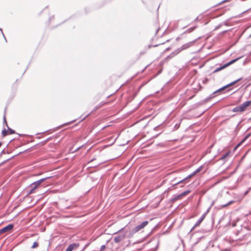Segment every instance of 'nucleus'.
<instances>
[{"mask_svg": "<svg viewBox=\"0 0 251 251\" xmlns=\"http://www.w3.org/2000/svg\"><path fill=\"white\" fill-rule=\"evenodd\" d=\"M251 108V100L246 101L242 104L234 107L232 109L233 112H242L248 109Z\"/></svg>", "mask_w": 251, "mask_h": 251, "instance_id": "1", "label": "nucleus"}, {"mask_svg": "<svg viewBox=\"0 0 251 251\" xmlns=\"http://www.w3.org/2000/svg\"><path fill=\"white\" fill-rule=\"evenodd\" d=\"M203 168V166L201 165L197 169H196L195 171H194L192 174L186 176L185 178H183L182 180H180L176 182L175 184H173V186H176L178 184L180 183H187V180L190 179V178L194 176L195 175H196L198 173L200 172Z\"/></svg>", "mask_w": 251, "mask_h": 251, "instance_id": "2", "label": "nucleus"}, {"mask_svg": "<svg viewBox=\"0 0 251 251\" xmlns=\"http://www.w3.org/2000/svg\"><path fill=\"white\" fill-rule=\"evenodd\" d=\"M203 168V166L201 165L197 169H196L195 171H194L192 174L186 176L185 178H183L182 180H180L176 182L175 184H173V186H176L178 184L180 183H187V180L190 179V178L194 176L195 175H196L198 173L200 172Z\"/></svg>", "mask_w": 251, "mask_h": 251, "instance_id": "3", "label": "nucleus"}, {"mask_svg": "<svg viewBox=\"0 0 251 251\" xmlns=\"http://www.w3.org/2000/svg\"><path fill=\"white\" fill-rule=\"evenodd\" d=\"M46 178H42L37 181H35L32 183L30 185V187L31 189L28 192V195L32 194L34 193L35 190L38 188V187L41 185V184L45 180Z\"/></svg>", "mask_w": 251, "mask_h": 251, "instance_id": "4", "label": "nucleus"}, {"mask_svg": "<svg viewBox=\"0 0 251 251\" xmlns=\"http://www.w3.org/2000/svg\"><path fill=\"white\" fill-rule=\"evenodd\" d=\"M126 237V233L125 232L124 228H122L119 231V235L115 236L114 241L116 243H118L123 240Z\"/></svg>", "mask_w": 251, "mask_h": 251, "instance_id": "5", "label": "nucleus"}, {"mask_svg": "<svg viewBox=\"0 0 251 251\" xmlns=\"http://www.w3.org/2000/svg\"><path fill=\"white\" fill-rule=\"evenodd\" d=\"M242 78H240L238 79H237L236 80H235L223 87H222V88L216 90L215 91H214V93H215L216 94L217 93H219V92H222L224 90H225L227 89H228L226 91H229L230 90H231V88H230V87L232 86H233L234 84H236L237 82H238L239 81H240Z\"/></svg>", "mask_w": 251, "mask_h": 251, "instance_id": "6", "label": "nucleus"}, {"mask_svg": "<svg viewBox=\"0 0 251 251\" xmlns=\"http://www.w3.org/2000/svg\"><path fill=\"white\" fill-rule=\"evenodd\" d=\"M237 60H238V58L232 60L230 61L227 62V63H226L225 64H224L223 65H221L219 67H217L216 68V69L215 70L214 72H218L219 71H220L221 70L226 68V67L229 66L231 64L235 62Z\"/></svg>", "mask_w": 251, "mask_h": 251, "instance_id": "7", "label": "nucleus"}, {"mask_svg": "<svg viewBox=\"0 0 251 251\" xmlns=\"http://www.w3.org/2000/svg\"><path fill=\"white\" fill-rule=\"evenodd\" d=\"M149 223L148 221H145L139 225H137L134 228L135 232H137L143 229Z\"/></svg>", "mask_w": 251, "mask_h": 251, "instance_id": "8", "label": "nucleus"}, {"mask_svg": "<svg viewBox=\"0 0 251 251\" xmlns=\"http://www.w3.org/2000/svg\"><path fill=\"white\" fill-rule=\"evenodd\" d=\"M194 41L189 42L188 43H187L183 45L179 48H178V50L179 51V52H180L181 51H182L183 50H186V49L191 47V46H192L194 45Z\"/></svg>", "mask_w": 251, "mask_h": 251, "instance_id": "9", "label": "nucleus"}, {"mask_svg": "<svg viewBox=\"0 0 251 251\" xmlns=\"http://www.w3.org/2000/svg\"><path fill=\"white\" fill-rule=\"evenodd\" d=\"M13 225L12 224L8 225V226L4 227L0 230V234L4 233L5 232H8L13 228Z\"/></svg>", "mask_w": 251, "mask_h": 251, "instance_id": "10", "label": "nucleus"}, {"mask_svg": "<svg viewBox=\"0 0 251 251\" xmlns=\"http://www.w3.org/2000/svg\"><path fill=\"white\" fill-rule=\"evenodd\" d=\"M124 229H125V233H126V237L127 238H131V237H132L133 236L134 234L135 233H136V232H135L134 228H133L132 230H130L129 232L127 231L126 228H124Z\"/></svg>", "mask_w": 251, "mask_h": 251, "instance_id": "11", "label": "nucleus"}, {"mask_svg": "<svg viewBox=\"0 0 251 251\" xmlns=\"http://www.w3.org/2000/svg\"><path fill=\"white\" fill-rule=\"evenodd\" d=\"M79 247V244L77 243H73L69 246L66 249V251H72L74 250L77 249Z\"/></svg>", "mask_w": 251, "mask_h": 251, "instance_id": "12", "label": "nucleus"}, {"mask_svg": "<svg viewBox=\"0 0 251 251\" xmlns=\"http://www.w3.org/2000/svg\"><path fill=\"white\" fill-rule=\"evenodd\" d=\"M179 51L178 50V49L176 50H175L174 51H173V52H172L169 55L167 56L166 58H165V59L166 60H168L170 59H172V58H173L174 57H175L176 55L177 54H178L179 53Z\"/></svg>", "mask_w": 251, "mask_h": 251, "instance_id": "13", "label": "nucleus"}, {"mask_svg": "<svg viewBox=\"0 0 251 251\" xmlns=\"http://www.w3.org/2000/svg\"><path fill=\"white\" fill-rule=\"evenodd\" d=\"M231 153V152L230 151H228L225 153L221 155V157L219 159V160H223L224 162H225L226 161L227 158L229 156L230 154Z\"/></svg>", "mask_w": 251, "mask_h": 251, "instance_id": "14", "label": "nucleus"}, {"mask_svg": "<svg viewBox=\"0 0 251 251\" xmlns=\"http://www.w3.org/2000/svg\"><path fill=\"white\" fill-rule=\"evenodd\" d=\"M202 221H201V220L200 219H199L197 221V222L195 223V224L194 225V226L192 227L191 231H192L194 229H195L197 227L199 226L200 224H201V223L202 222Z\"/></svg>", "mask_w": 251, "mask_h": 251, "instance_id": "15", "label": "nucleus"}, {"mask_svg": "<svg viewBox=\"0 0 251 251\" xmlns=\"http://www.w3.org/2000/svg\"><path fill=\"white\" fill-rule=\"evenodd\" d=\"M182 198V197L180 194L177 195H174L173 196L172 201H176L177 200H180Z\"/></svg>", "mask_w": 251, "mask_h": 251, "instance_id": "16", "label": "nucleus"}, {"mask_svg": "<svg viewBox=\"0 0 251 251\" xmlns=\"http://www.w3.org/2000/svg\"><path fill=\"white\" fill-rule=\"evenodd\" d=\"M215 95L216 94L214 93V92L213 93H212V94H211L208 97H207L205 99V101H208L209 100H210L211 99H213V98H214L215 97Z\"/></svg>", "mask_w": 251, "mask_h": 251, "instance_id": "17", "label": "nucleus"}, {"mask_svg": "<svg viewBox=\"0 0 251 251\" xmlns=\"http://www.w3.org/2000/svg\"><path fill=\"white\" fill-rule=\"evenodd\" d=\"M190 192V191H189V190L185 191L183 192H182V193H181L180 195L182 198L183 196H185L188 195Z\"/></svg>", "mask_w": 251, "mask_h": 251, "instance_id": "18", "label": "nucleus"}, {"mask_svg": "<svg viewBox=\"0 0 251 251\" xmlns=\"http://www.w3.org/2000/svg\"><path fill=\"white\" fill-rule=\"evenodd\" d=\"M38 246H39L38 243L37 242H34L31 247V248L35 249V248L38 247Z\"/></svg>", "mask_w": 251, "mask_h": 251, "instance_id": "19", "label": "nucleus"}, {"mask_svg": "<svg viewBox=\"0 0 251 251\" xmlns=\"http://www.w3.org/2000/svg\"><path fill=\"white\" fill-rule=\"evenodd\" d=\"M196 27H197V26H194V27L189 28V29H188L187 30V31L186 32L187 33H190V32H192L193 31H194L195 30V29L196 28Z\"/></svg>", "mask_w": 251, "mask_h": 251, "instance_id": "20", "label": "nucleus"}, {"mask_svg": "<svg viewBox=\"0 0 251 251\" xmlns=\"http://www.w3.org/2000/svg\"><path fill=\"white\" fill-rule=\"evenodd\" d=\"M2 134L3 136H5L7 135H8V130H6L5 129H4L2 132Z\"/></svg>", "mask_w": 251, "mask_h": 251, "instance_id": "21", "label": "nucleus"}, {"mask_svg": "<svg viewBox=\"0 0 251 251\" xmlns=\"http://www.w3.org/2000/svg\"><path fill=\"white\" fill-rule=\"evenodd\" d=\"M251 135V134L250 133L246 135L244 138V139L242 140V142H244L245 140H246Z\"/></svg>", "mask_w": 251, "mask_h": 251, "instance_id": "22", "label": "nucleus"}, {"mask_svg": "<svg viewBox=\"0 0 251 251\" xmlns=\"http://www.w3.org/2000/svg\"><path fill=\"white\" fill-rule=\"evenodd\" d=\"M8 134H12L14 133L15 131L13 129L9 128L8 130Z\"/></svg>", "mask_w": 251, "mask_h": 251, "instance_id": "23", "label": "nucleus"}, {"mask_svg": "<svg viewBox=\"0 0 251 251\" xmlns=\"http://www.w3.org/2000/svg\"><path fill=\"white\" fill-rule=\"evenodd\" d=\"M233 201H230L229 202H228L227 204H225V205H223V207H226V206H228V205H230V204H232V203H233Z\"/></svg>", "mask_w": 251, "mask_h": 251, "instance_id": "24", "label": "nucleus"}, {"mask_svg": "<svg viewBox=\"0 0 251 251\" xmlns=\"http://www.w3.org/2000/svg\"><path fill=\"white\" fill-rule=\"evenodd\" d=\"M206 214V213H204L202 215V216L201 217V218H200L201 220V221H202L203 220V219H204L205 217V215Z\"/></svg>", "mask_w": 251, "mask_h": 251, "instance_id": "25", "label": "nucleus"}, {"mask_svg": "<svg viewBox=\"0 0 251 251\" xmlns=\"http://www.w3.org/2000/svg\"><path fill=\"white\" fill-rule=\"evenodd\" d=\"M105 248V245H102L100 248V251H103Z\"/></svg>", "mask_w": 251, "mask_h": 251, "instance_id": "26", "label": "nucleus"}, {"mask_svg": "<svg viewBox=\"0 0 251 251\" xmlns=\"http://www.w3.org/2000/svg\"><path fill=\"white\" fill-rule=\"evenodd\" d=\"M229 0H225L223 1L222 2V3H224V2H226V1H229Z\"/></svg>", "mask_w": 251, "mask_h": 251, "instance_id": "27", "label": "nucleus"}, {"mask_svg": "<svg viewBox=\"0 0 251 251\" xmlns=\"http://www.w3.org/2000/svg\"><path fill=\"white\" fill-rule=\"evenodd\" d=\"M68 125V123H65V124H63V126H66V125Z\"/></svg>", "mask_w": 251, "mask_h": 251, "instance_id": "28", "label": "nucleus"}, {"mask_svg": "<svg viewBox=\"0 0 251 251\" xmlns=\"http://www.w3.org/2000/svg\"><path fill=\"white\" fill-rule=\"evenodd\" d=\"M248 191H246V192H245V195H246V194H247L248 193Z\"/></svg>", "mask_w": 251, "mask_h": 251, "instance_id": "29", "label": "nucleus"}, {"mask_svg": "<svg viewBox=\"0 0 251 251\" xmlns=\"http://www.w3.org/2000/svg\"><path fill=\"white\" fill-rule=\"evenodd\" d=\"M158 244H159V242L158 241V242H157V246H158Z\"/></svg>", "mask_w": 251, "mask_h": 251, "instance_id": "30", "label": "nucleus"}, {"mask_svg": "<svg viewBox=\"0 0 251 251\" xmlns=\"http://www.w3.org/2000/svg\"><path fill=\"white\" fill-rule=\"evenodd\" d=\"M170 50V49H169V48H167V49H166V50Z\"/></svg>", "mask_w": 251, "mask_h": 251, "instance_id": "31", "label": "nucleus"}]
</instances>
